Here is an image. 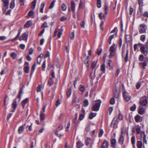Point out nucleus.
Returning <instances> with one entry per match:
<instances>
[{"mask_svg":"<svg viewBox=\"0 0 148 148\" xmlns=\"http://www.w3.org/2000/svg\"><path fill=\"white\" fill-rule=\"evenodd\" d=\"M129 49L128 48H125V46L123 45L122 52V56L123 61L127 62L128 60Z\"/></svg>","mask_w":148,"mask_h":148,"instance_id":"nucleus-1","label":"nucleus"},{"mask_svg":"<svg viewBox=\"0 0 148 148\" xmlns=\"http://www.w3.org/2000/svg\"><path fill=\"white\" fill-rule=\"evenodd\" d=\"M81 100L80 97L78 98L77 95L74 94L72 98V104L74 106H77V108H80V106L79 103L81 102Z\"/></svg>","mask_w":148,"mask_h":148,"instance_id":"nucleus-2","label":"nucleus"},{"mask_svg":"<svg viewBox=\"0 0 148 148\" xmlns=\"http://www.w3.org/2000/svg\"><path fill=\"white\" fill-rule=\"evenodd\" d=\"M147 29V26L145 23H142L139 25L138 31L140 34H142L146 33Z\"/></svg>","mask_w":148,"mask_h":148,"instance_id":"nucleus-3","label":"nucleus"},{"mask_svg":"<svg viewBox=\"0 0 148 148\" xmlns=\"http://www.w3.org/2000/svg\"><path fill=\"white\" fill-rule=\"evenodd\" d=\"M96 102L94 104L92 108V110L95 111H97L99 110L100 106L101 101L99 100L96 101Z\"/></svg>","mask_w":148,"mask_h":148,"instance_id":"nucleus-4","label":"nucleus"},{"mask_svg":"<svg viewBox=\"0 0 148 148\" xmlns=\"http://www.w3.org/2000/svg\"><path fill=\"white\" fill-rule=\"evenodd\" d=\"M3 4V6L2 8L3 11L5 12L8 8L9 4V0H2Z\"/></svg>","mask_w":148,"mask_h":148,"instance_id":"nucleus-5","label":"nucleus"},{"mask_svg":"<svg viewBox=\"0 0 148 148\" xmlns=\"http://www.w3.org/2000/svg\"><path fill=\"white\" fill-rule=\"evenodd\" d=\"M115 45V44H113L110 47L109 51L110 53V56L112 57L114 56L116 51V49L114 47Z\"/></svg>","mask_w":148,"mask_h":148,"instance_id":"nucleus-6","label":"nucleus"},{"mask_svg":"<svg viewBox=\"0 0 148 148\" xmlns=\"http://www.w3.org/2000/svg\"><path fill=\"white\" fill-rule=\"evenodd\" d=\"M140 103L141 105L143 106H145L147 104V100L146 96H144L140 99Z\"/></svg>","mask_w":148,"mask_h":148,"instance_id":"nucleus-7","label":"nucleus"},{"mask_svg":"<svg viewBox=\"0 0 148 148\" xmlns=\"http://www.w3.org/2000/svg\"><path fill=\"white\" fill-rule=\"evenodd\" d=\"M123 95L124 99L126 101H128L130 99L131 96L126 91H123Z\"/></svg>","mask_w":148,"mask_h":148,"instance_id":"nucleus-8","label":"nucleus"},{"mask_svg":"<svg viewBox=\"0 0 148 148\" xmlns=\"http://www.w3.org/2000/svg\"><path fill=\"white\" fill-rule=\"evenodd\" d=\"M140 50L141 52L145 56H147L148 53V48L144 46L140 47Z\"/></svg>","mask_w":148,"mask_h":148,"instance_id":"nucleus-9","label":"nucleus"},{"mask_svg":"<svg viewBox=\"0 0 148 148\" xmlns=\"http://www.w3.org/2000/svg\"><path fill=\"white\" fill-rule=\"evenodd\" d=\"M123 129L124 128L123 127L121 128V135L119 139V143L121 145L123 144V142L124 141V138L123 136L122 135L123 134V133L124 132L123 130Z\"/></svg>","mask_w":148,"mask_h":148,"instance_id":"nucleus-10","label":"nucleus"},{"mask_svg":"<svg viewBox=\"0 0 148 148\" xmlns=\"http://www.w3.org/2000/svg\"><path fill=\"white\" fill-rule=\"evenodd\" d=\"M28 35V34L24 33L22 34V36L20 37L19 39L20 40H25L26 42Z\"/></svg>","mask_w":148,"mask_h":148,"instance_id":"nucleus-11","label":"nucleus"},{"mask_svg":"<svg viewBox=\"0 0 148 148\" xmlns=\"http://www.w3.org/2000/svg\"><path fill=\"white\" fill-rule=\"evenodd\" d=\"M141 137L143 136V142L145 144H147V141L146 139V136L145 134V132L144 131H142L140 134Z\"/></svg>","mask_w":148,"mask_h":148,"instance_id":"nucleus-12","label":"nucleus"},{"mask_svg":"<svg viewBox=\"0 0 148 148\" xmlns=\"http://www.w3.org/2000/svg\"><path fill=\"white\" fill-rule=\"evenodd\" d=\"M29 63L27 62H25L24 67V70L25 72L26 73H28L29 71Z\"/></svg>","mask_w":148,"mask_h":148,"instance_id":"nucleus-13","label":"nucleus"},{"mask_svg":"<svg viewBox=\"0 0 148 148\" xmlns=\"http://www.w3.org/2000/svg\"><path fill=\"white\" fill-rule=\"evenodd\" d=\"M135 119L136 122H140L142 121L141 117L138 115H137L135 116Z\"/></svg>","mask_w":148,"mask_h":148,"instance_id":"nucleus-14","label":"nucleus"},{"mask_svg":"<svg viewBox=\"0 0 148 148\" xmlns=\"http://www.w3.org/2000/svg\"><path fill=\"white\" fill-rule=\"evenodd\" d=\"M108 146V143L107 141H105L102 144L101 148H107Z\"/></svg>","mask_w":148,"mask_h":148,"instance_id":"nucleus-15","label":"nucleus"},{"mask_svg":"<svg viewBox=\"0 0 148 148\" xmlns=\"http://www.w3.org/2000/svg\"><path fill=\"white\" fill-rule=\"evenodd\" d=\"M25 124L20 126L18 130V132L19 134H21L24 129L25 127Z\"/></svg>","mask_w":148,"mask_h":148,"instance_id":"nucleus-16","label":"nucleus"},{"mask_svg":"<svg viewBox=\"0 0 148 148\" xmlns=\"http://www.w3.org/2000/svg\"><path fill=\"white\" fill-rule=\"evenodd\" d=\"M90 60V57L89 56H88L84 60V62L86 66L88 67L89 66L88 62Z\"/></svg>","mask_w":148,"mask_h":148,"instance_id":"nucleus-17","label":"nucleus"},{"mask_svg":"<svg viewBox=\"0 0 148 148\" xmlns=\"http://www.w3.org/2000/svg\"><path fill=\"white\" fill-rule=\"evenodd\" d=\"M139 64L143 69H145V66L147 65V64L146 62H139Z\"/></svg>","mask_w":148,"mask_h":148,"instance_id":"nucleus-18","label":"nucleus"},{"mask_svg":"<svg viewBox=\"0 0 148 148\" xmlns=\"http://www.w3.org/2000/svg\"><path fill=\"white\" fill-rule=\"evenodd\" d=\"M104 9L105 12V14H107L108 13V4L105 3L104 5Z\"/></svg>","mask_w":148,"mask_h":148,"instance_id":"nucleus-19","label":"nucleus"},{"mask_svg":"<svg viewBox=\"0 0 148 148\" xmlns=\"http://www.w3.org/2000/svg\"><path fill=\"white\" fill-rule=\"evenodd\" d=\"M84 145V144L80 141H79L77 142L76 147L77 148H81Z\"/></svg>","mask_w":148,"mask_h":148,"instance_id":"nucleus-20","label":"nucleus"},{"mask_svg":"<svg viewBox=\"0 0 148 148\" xmlns=\"http://www.w3.org/2000/svg\"><path fill=\"white\" fill-rule=\"evenodd\" d=\"M71 9L72 11L74 12L75 10V3L73 1H72L71 2Z\"/></svg>","mask_w":148,"mask_h":148,"instance_id":"nucleus-21","label":"nucleus"},{"mask_svg":"<svg viewBox=\"0 0 148 148\" xmlns=\"http://www.w3.org/2000/svg\"><path fill=\"white\" fill-rule=\"evenodd\" d=\"M63 128V127L62 125H60L57 129V132H55L56 134L58 136H59V134H58V131H59L60 130H62Z\"/></svg>","mask_w":148,"mask_h":148,"instance_id":"nucleus-22","label":"nucleus"},{"mask_svg":"<svg viewBox=\"0 0 148 148\" xmlns=\"http://www.w3.org/2000/svg\"><path fill=\"white\" fill-rule=\"evenodd\" d=\"M32 24V22L31 21H28L24 25V26L25 28L29 27Z\"/></svg>","mask_w":148,"mask_h":148,"instance_id":"nucleus-23","label":"nucleus"},{"mask_svg":"<svg viewBox=\"0 0 148 148\" xmlns=\"http://www.w3.org/2000/svg\"><path fill=\"white\" fill-rule=\"evenodd\" d=\"M112 147H114L116 144V140L115 139H112L111 140Z\"/></svg>","mask_w":148,"mask_h":148,"instance_id":"nucleus-24","label":"nucleus"},{"mask_svg":"<svg viewBox=\"0 0 148 148\" xmlns=\"http://www.w3.org/2000/svg\"><path fill=\"white\" fill-rule=\"evenodd\" d=\"M36 1L37 0H34L31 3V8L32 9H34L35 8Z\"/></svg>","mask_w":148,"mask_h":148,"instance_id":"nucleus-25","label":"nucleus"},{"mask_svg":"<svg viewBox=\"0 0 148 148\" xmlns=\"http://www.w3.org/2000/svg\"><path fill=\"white\" fill-rule=\"evenodd\" d=\"M115 119L116 118L115 117H114L112 122L111 127H114L115 126V125L116 124V120Z\"/></svg>","mask_w":148,"mask_h":148,"instance_id":"nucleus-26","label":"nucleus"},{"mask_svg":"<svg viewBox=\"0 0 148 148\" xmlns=\"http://www.w3.org/2000/svg\"><path fill=\"white\" fill-rule=\"evenodd\" d=\"M131 142L133 147H135V138L134 136H132L131 138Z\"/></svg>","mask_w":148,"mask_h":148,"instance_id":"nucleus-27","label":"nucleus"},{"mask_svg":"<svg viewBox=\"0 0 148 148\" xmlns=\"http://www.w3.org/2000/svg\"><path fill=\"white\" fill-rule=\"evenodd\" d=\"M83 105L84 107H86L89 104V103L88 100L87 99H84L83 101Z\"/></svg>","mask_w":148,"mask_h":148,"instance_id":"nucleus-28","label":"nucleus"},{"mask_svg":"<svg viewBox=\"0 0 148 148\" xmlns=\"http://www.w3.org/2000/svg\"><path fill=\"white\" fill-rule=\"evenodd\" d=\"M142 143L141 141H137V145L138 148H142Z\"/></svg>","mask_w":148,"mask_h":148,"instance_id":"nucleus-29","label":"nucleus"},{"mask_svg":"<svg viewBox=\"0 0 148 148\" xmlns=\"http://www.w3.org/2000/svg\"><path fill=\"white\" fill-rule=\"evenodd\" d=\"M28 101V99L27 98L23 100L22 102V106L23 108H24L25 104L27 103Z\"/></svg>","mask_w":148,"mask_h":148,"instance_id":"nucleus-30","label":"nucleus"},{"mask_svg":"<svg viewBox=\"0 0 148 148\" xmlns=\"http://www.w3.org/2000/svg\"><path fill=\"white\" fill-rule=\"evenodd\" d=\"M45 4L43 2L41 4L40 6V12H41L42 13H43V9L44 8V7H45Z\"/></svg>","mask_w":148,"mask_h":148,"instance_id":"nucleus-31","label":"nucleus"},{"mask_svg":"<svg viewBox=\"0 0 148 148\" xmlns=\"http://www.w3.org/2000/svg\"><path fill=\"white\" fill-rule=\"evenodd\" d=\"M115 92L114 93V96L115 97H116V98H117L119 97V94L117 92V89L116 86H115Z\"/></svg>","mask_w":148,"mask_h":148,"instance_id":"nucleus-32","label":"nucleus"},{"mask_svg":"<svg viewBox=\"0 0 148 148\" xmlns=\"http://www.w3.org/2000/svg\"><path fill=\"white\" fill-rule=\"evenodd\" d=\"M96 115V113L91 112L89 115V118L90 119H92L94 117H95Z\"/></svg>","mask_w":148,"mask_h":148,"instance_id":"nucleus-33","label":"nucleus"},{"mask_svg":"<svg viewBox=\"0 0 148 148\" xmlns=\"http://www.w3.org/2000/svg\"><path fill=\"white\" fill-rule=\"evenodd\" d=\"M101 0H97V6L98 8H99L101 7Z\"/></svg>","mask_w":148,"mask_h":148,"instance_id":"nucleus-34","label":"nucleus"},{"mask_svg":"<svg viewBox=\"0 0 148 148\" xmlns=\"http://www.w3.org/2000/svg\"><path fill=\"white\" fill-rule=\"evenodd\" d=\"M97 61H93L91 67L92 69H94L97 65Z\"/></svg>","mask_w":148,"mask_h":148,"instance_id":"nucleus-35","label":"nucleus"},{"mask_svg":"<svg viewBox=\"0 0 148 148\" xmlns=\"http://www.w3.org/2000/svg\"><path fill=\"white\" fill-rule=\"evenodd\" d=\"M99 16L101 20L104 19L105 18L104 14L101 12L99 14Z\"/></svg>","mask_w":148,"mask_h":148,"instance_id":"nucleus-36","label":"nucleus"},{"mask_svg":"<svg viewBox=\"0 0 148 148\" xmlns=\"http://www.w3.org/2000/svg\"><path fill=\"white\" fill-rule=\"evenodd\" d=\"M15 6V0L11 2L10 3V8L11 9H13Z\"/></svg>","mask_w":148,"mask_h":148,"instance_id":"nucleus-37","label":"nucleus"},{"mask_svg":"<svg viewBox=\"0 0 148 148\" xmlns=\"http://www.w3.org/2000/svg\"><path fill=\"white\" fill-rule=\"evenodd\" d=\"M12 107L14 109H15L17 106V102L16 99H15L13 102L12 104Z\"/></svg>","mask_w":148,"mask_h":148,"instance_id":"nucleus-38","label":"nucleus"},{"mask_svg":"<svg viewBox=\"0 0 148 148\" xmlns=\"http://www.w3.org/2000/svg\"><path fill=\"white\" fill-rule=\"evenodd\" d=\"M56 0H54L52 1V2L51 3L50 5V6L49 8V9H51L53 7L55 3L56 2Z\"/></svg>","mask_w":148,"mask_h":148,"instance_id":"nucleus-39","label":"nucleus"},{"mask_svg":"<svg viewBox=\"0 0 148 148\" xmlns=\"http://www.w3.org/2000/svg\"><path fill=\"white\" fill-rule=\"evenodd\" d=\"M101 70L103 73L105 72V65L103 64L101 66Z\"/></svg>","mask_w":148,"mask_h":148,"instance_id":"nucleus-40","label":"nucleus"},{"mask_svg":"<svg viewBox=\"0 0 148 148\" xmlns=\"http://www.w3.org/2000/svg\"><path fill=\"white\" fill-rule=\"evenodd\" d=\"M10 56L13 60L15 59L17 57V54L15 52H13L10 54Z\"/></svg>","mask_w":148,"mask_h":148,"instance_id":"nucleus-41","label":"nucleus"},{"mask_svg":"<svg viewBox=\"0 0 148 148\" xmlns=\"http://www.w3.org/2000/svg\"><path fill=\"white\" fill-rule=\"evenodd\" d=\"M23 91V89L22 88H21L20 89V91L19 92L17 98H19V101L21 100V95Z\"/></svg>","mask_w":148,"mask_h":148,"instance_id":"nucleus-42","label":"nucleus"},{"mask_svg":"<svg viewBox=\"0 0 148 148\" xmlns=\"http://www.w3.org/2000/svg\"><path fill=\"white\" fill-rule=\"evenodd\" d=\"M136 130L137 134H139L140 133L141 134V129L140 127L138 126L136 127Z\"/></svg>","mask_w":148,"mask_h":148,"instance_id":"nucleus-43","label":"nucleus"},{"mask_svg":"<svg viewBox=\"0 0 148 148\" xmlns=\"http://www.w3.org/2000/svg\"><path fill=\"white\" fill-rule=\"evenodd\" d=\"M71 93V89L69 88L67 90L66 92V95L67 97H69Z\"/></svg>","mask_w":148,"mask_h":148,"instance_id":"nucleus-44","label":"nucleus"},{"mask_svg":"<svg viewBox=\"0 0 148 148\" xmlns=\"http://www.w3.org/2000/svg\"><path fill=\"white\" fill-rule=\"evenodd\" d=\"M61 8L62 10L64 11H65L67 8V6L64 3H63L61 5Z\"/></svg>","mask_w":148,"mask_h":148,"instance_id":"nucleus-45","label":"nucleus"},{"mask_svg":"<svg viewBox=\"0 0 148 148\" xmlns=\"http://www.w3.org/2000/svg\"><path fill=\"white\" fill-rule=\"evenodd\" d=\"M53 84V79L51 78L48 81V84L50 86H51Z\"/></svg>","mask_w":148,"mask_h":148,"instance_id":"nucleus-46","label":"nucleus"},{"mask_svg":"<svg viewBox=\"0 0 148 148\" xmlns=\"http://www.w3.org/2000/svg\"><path fill=\"white\" fill-rule=\"evenodd\" d=\"M145 35H141L140 38V40L143 42H144L145 40Z\"/></svg>","mask_w":148,"mask_h":148,"instance_id":"nucleus-47","label":"nucleus"},{"mask_svg":"<svg viewBox=\"0 0 148 148\" xmlns=\"http://www.w3.org/2000/svg\"><path fill=\"white\" fill-rule=\"evenodd\" d=\"M144 110L143 108H141L138 111V113L141 115L143 114L144 113Z\"/></svg>","mask_w":148,"mask_h":148,"instance_id":"nucleus-48","label":"nucleus"},{"mask_svg":"<svg viewBox=\"0 0 148 148\" xmlns=\"http://www.w3.org/2000/svg\"><path fill=\"white\" fill-rule=\"evenodd\" d=\"M115 103V100L114 98H112L111 99L110 101V103L111 105L114 104Z\"/></svg>","mask_w":148,"mask_h":148,"instance_id":"nucleus-49","label":"nucleus"},{"mask_svg":"<svg viewBox=\"0 0 148 148\" xmlns=\"http://www.w3.org/2000/svg\"><path fill=\"white\" fill-rule=\"evenodd\" d=\"M75 37L74 32H73L71 33L70 35V38L72 40L74 39Z\"/></svg>","mask_w":148,"mask_h":148,"instance_id":"nucleus-50","label":"nucleus"},{"mask_svg":"<svg viewBox=\"0 0 148 148\" xmlns=\"http://www.w3.org/2000/svg\"><path fill=\"white\" fill-rule=\"evenodd\" d=\"M40 118L41 120H43L44 119V114L43 113H42V111L40 112Z\"/></svg>","mask_w":148,"mask_h":148,"instance_id":"nucleus-51","label":"nucleus"},{"mask_svg":"<svg viewBox=\"0 0 148 148\" xmlns=\"http://www.w3.org/2000/svg\"><path fill=\"white\" fill-rule=\"evenodd\" d=\"M114 35H112L110 37L109 39H108V42L110 44L111 43V40L114 38Z\"/></svg>","mask_w":148,"mask_h":148,"instance_id":"nucleus-52","label":"nucleus"},{"mask_svg":"<svg viewBox=\"0 0 148 148\" xmlns=\"http://www.w3.org/2000/svg\"><path fill=\"white\" fill-rule=\"evenodd\" d=\"M48 27V26L47 25V23L45 21L44 23L42 24L41 26L42 28H46Z\"/></svg>","mask_w":148,"mask_h":148,"instance_id":"nucleus-53","label":"nucleus"},{"mask_svg":"<svg viewBox=\"0 0 148 148\" xmlns=\"http://www.w3.org/2000/svg\"><path fill=\"white\" fill-rule=\"evenodd\" d=\"M136 108V106L135 104H134V105L133 106H132L130 108V110L132 111H134L135 110Z\"/></svg>","mask_w":148,"mask_h":148,"instance_id":"nucleus-54","label":"nucleus"},{"mask_svg":"<svg viewBox=\"0 0 148 148\" xmlns=\"http://www.w3.org/2000/svg\"><path fill=\"white\" fill-rule=\"evenodd\" d=\"M144 56L143 55L140 54L139 56L138 59L140 61H142L144 59Z\"/></svg>","mask_w":148,"mask_h":148,"instance_id":"nucleus-55","label":"nucleus"},{"mask_svg":"<svg viewBox=\"0 0 148 148\" xmlns=\"http://www.w3.org/2000/svg\"><path fill=\"white\" fill-rule=\"evenodd\" d=\"M20 34H21V33H20V32H18L17 36L15 38L12 39V41H14L15 40H16L17 39V38L19 37V36L20 35Z\"/></svg>","mask_w":148,"mask_h":148,"instance_id":"nucleus-56","label":"nucleus"},{"mask_svg":"<svg viewBox=\"0 0 148 148\" xmlns=\"http://www.w3.org/2000/svg\"><path fill=\"white\" fill-rule=\"evenodd\" d=\"M104 133L102 129L100 130L99 131V137H101L102 136Z\"/></svg>","mask_w":148,"mask_h":148,"instance_id":"nucleus-57","label":"nucleus"},{"mask_svg":"<svg viewBox=\"0 0 148 148\" xmlns=\"http://www.w3.org/2000/svg\"><path fill=\"white\" fill-rule=\"evenodd\" d=\"M42 70H43V71H45L44 69L46 67V61L45 60L42 64Z\"/></svg>","mask_w":148,"mask_h":148,"instance_id":"nucleus-58","label":"nucleus"},{"mask_svg":"<svg viewBox=\"0 0 148 148\" xmlns=\"http://www.w3.org/2000/svg\"><path fill=\"white\" fill-rule=\"evenodd\" d=\"M60 103V101L59 99H58L56 102V107H58Z\"/></svg>","mask_w":148,"mask_h":148,"instance_id":"nucleus-59","label":"nucleus"},{"mask_svg":"<svg viewBox=\"0 0 148 148\" xmlns=\"http://www.w3.org/2000/svg\"><path fill=\"white\" fill-rule=\"evenodd\" d=\"M70 122H69L68 123L67 125L66 128V131L68 132H69V128L70 126Z\"/></svg>","mask_w":148,"mask_h":148,"instance_id":"nucleus-60","label":"nucleus"},{"mask_svg":"<svg viewBox=\"0 0 148 148\" xmlns=\"http://www.w3.org/2000/svg\"><path fill=\"white\" fill-rule=\"evenodd\" d=\"M118 119L120 120H121L123 119V116L121 113H120L119 114Z\"/></svg>","mask_w":148,"mask_h":148,"instance_id":"nucleus-61","label":"nucleus"},{"mask_svg":"<svg viewBox=\"0 0 148 148\" xmlns=\"http://www.w3.org/2000/svg\"><path fill=\"white\" fill-rule=\"evenodd\" d=\"M122 44V40L121 38H120L118 42V44L119 45V47L120 48Z\"/></svg>","mask_w":148,"mask_h":148,"instance_id":"nucleus-62","label":"nucleus"},{"mask_svg":"<svg viewBox=\"0 0 148 148\" xmlns=\"http://www.w3.org/2000/svg\"><path fill=\"white\" fill-rule=\"evenodd\" d=\"M60 29H59L58 28H57L55 30L54 32V35L55 36H56V35L57 32H58L60 31Z\"/></svg>","mask_w":148,"mask_h":148,"instance_id":"nucleus-63","label":"nucleus"},{"mask_svg":"<svg viewBox=\"0 0 148 148\" xmlns=\"http://www.w3.org/2000/svg\"><path fill=\"white\" fill-rule=\"evenodd\" d=\"M84 117V114H81L79 116V119L80 120H82Z\"/></svg>","mask_w":148,"mask_h":148,"instance_id":"nucleus-64","label":"nucleus"}]
</instances>
